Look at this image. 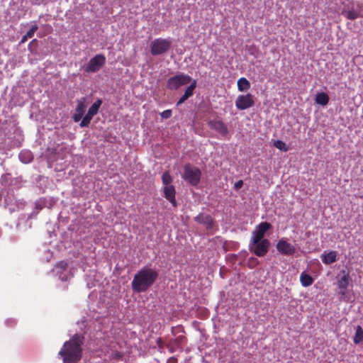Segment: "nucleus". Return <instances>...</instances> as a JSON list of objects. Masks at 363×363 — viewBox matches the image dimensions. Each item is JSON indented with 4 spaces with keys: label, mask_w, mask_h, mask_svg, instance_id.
I'll list each match as a JSON object with an SVG mask.
<instances>
[{
    "label": "nucleus",
    "mask_w": 363,
    "mask_h": 363,
    "mask_svg": "<svg viewBox=\"0 0 363 363\" xmlns=\"http://www.w3.org/2000/svg\"><path fill=\"white\" fill-rule=\"evenodd\" d=\"M191 77L187 74H179L168 79L167 88L170 90H175L183 85L190 83Z\"/></svg>",
    "instance_id": "5"
},
{
    "label": "nucleus",
    "mask_w": 363,
    "mask_h": 363,
    "mask_svg": "<svg viewBox=\"0 0 363 363\" xmlns=\"http://www.w3.org/2000/svg\"><path fill=\"white\" fill-rule=\"evenodd\" d=\"M254 104L252 96L250 94L240 96L236 101L235 105L240 110L246 109Z\"/></svg>",
    "instance_id": "10"
},
{
    "label": "nucleus",
    "mask_w": 363,
    "mask_h": 363,
    "mask_svg": "<svg viewBox=\"0 0 363 363\" xmlns=\"http://www.w3.org/2000/svg\"><path fill=\"white\" fill-rule=\"evenodd\" d=\"M37 42H38V40H37L36 39L33 40L30 43V44H29V47L31 45V44H33V43H37Z\"/></svg>",
    "instance_id": "37"
},
{
    "label": "nucleus",
    "mask_w": 363,
    "mask_h": 363,
    "mask_svg": "<svg viewBox=\"0 0 363 363\" xmlns=\"http://www.w3.org/2000/svg\"><path fill=\"white\" fill-rule=\"evenodd\" d=\"M106 57L102 54H99L92 57L84 68L86 72H96L105 64Z\"/></svg>",
    "instance_id": "7"
},
{
    "label": "nucleus",
    "mask_w": 363,
    "mask_h": 363,
    "mask_svg": "<svg viewBox=\"0 0 363 363\" xmlns=\"http://www.w3.org/2000/svg\"><path fill=\"white\" fill-rule=\"evenodd\" d=\"M342 273L343 274V275L338 281V287L340 289L342 290L340 291V294L342 295H345V290L350 284V277L349 273L345 272V271L343 270Z\"/></svg>",
    "instance_id": "14"
},
{
    "label": "nucleus",
    "mask_w": 363,
    "mask_h": 363,
    "mask_svg": "<svg viewBox=\"0 0 363 363\" xmlns=\"http://www.w3.org/2000/svg\"><path fill=\"white\" fill-rule=\"evenodd\" d=\"M159 276L157 271L147 266L141 268L135 275L131 282V288L136 293L148 290L156 281Z\"/></svg>",
    "instance_id": "2"
},
{
    "label": "nucleus",
    "mask_w": 363,
    "mask_h": 363,
    "mask_svg": "<svg viewBox=\"0 0 363 363\" xmlns=\"http://www.w3.org/2000/svg\"><path fill=\"white\" fill-rule=\"evenodd\" d=\"M83 343L84 337L77 334L73 335L69 341L65 342L59 352L63 363H77L82 358Z\"/></svg>",
    "instance_id": "1"
},
{
    "label": "nucleus",
    "mask_w": 363,
    "mask_h": 363,
    "mask_svg": "<svg viewBox=\"0 0 363 363\" xmlns=\"http://www.w3.org/2000/svg\"><path fill=\"white\" fill-rule=\"evenodd\" d=\"M337 253L336 251H330L326 253L325 252L322 254L321 259L325 264H330L336 262Z\"/></svg>",
    "instance_id": "17"
},
{
    "label": "nucleus",
    "mask_w": 363,
    "mask_h": 363,
    "mask_svg": "<svg viewBox=\"0 0 363 363\" xmlns=\"http://www.w3.org/2000/svg\"><path fill=\"white\" fill-rule=\"evenodd\" d=\"M250 84L246 78L241 77L238 80V88L239 91H247L250 89Z\"/></svg>",
    "instance_id": "21"
},
{
    "label": "nucleus",
    "mask_w": 363,
    "mask_h": 363,
    "mask_svg": "<svg viewBox=\"0 0 363 363\" xmlns=\"http://www.w3.org/2000/svg\"><path fill=\"white\" fill-rule=\"evenodd\" d=\"M259 263L258 259L254 257H250L247 260V266L250 269H254Z\"/></svg>",
    "instance_id": "27"
},
{
    "label": "nucleus",
    "mask_w": 363,
    "mask_h": 363,
    "mask_svg": "<svg viewBox=\"0 0 363 363\" xmlns=\"http://www.w3.org/2000/svg\"><path fill=\"white\" fill-rule=\"evenodd\" d=\"M38 29V26L36 24L33 25L32 27L30 28V30L26 33V35L28 38H31L34 35L35 32Z\"/></svg>",
    "instance_id": "29"
},
{
    "label": "nucleus",
    "mask_w": 363,
    "mask_h": 363,
    "mask_svg": "<svg viewBox=\"0 0 363 363\" xmlns=\"http://www.w3.org/2000/svg\"><path fill=\"white\" fill-rule=\"evenodd\" d=\"M276 247L277 251L283 255H293L296 252L295 247L288 242L284 238H281L278 241Z\"/></svg>",
    "instance_id": "9"
},
{
    "label": "nucleus",
    "mask_w": 363,
    "mask_h": 363,
    "mask_svg": "<svg viewBox=\"0 0 363 363\" xmlns=\"http://www.w3.org/2000/svg\"><path fill=\"white\" fill-rule=\"evenodd\" d=\"M270 241L268 239L255 242V241H250V250L257 257L265 256L269 249Z\"/></svg>",
    "instance_id": "6"
},
{
    "label": "nucleus",
    "mask_w": 363,
    "mask_h": 363,
    "mask_svg": "<svg viewBox=\"0 0 363 363\" xmlns=\"http://www.w3.org/2000/svg\"><path fill=\"white\" fill-rule=\"evenodd\" d=\"M162 182L164 186L172 185L171 183L172 182V178L170 174L169 173V172H165L163 173V174L162 176Z\"/></svg>",
    "instance_id": "25"
},
{
    "label": "nucleus",
    "mask_w": 363,
    "mask_h": 363,
    "mask_svg": "<svg viewBox=\"0 0 363 363\" xmlns=\"http://www.w3.org/2000/svg\"><path fill=\"white\" fill-rule=\"evenodd\" d=\"M315 101L318 104L325 106L329 102V96L326 93L320 92L316 94Z\"/></svg>",
    "instance_id": "20"
},
{
    "label": "nucleus",
    "mask_w": 363,
    "mask_h": 363,
    "mask_svg": "<svg viewBox=\"0 0 363 363\" xmlns=\"http://www.w3.org/2000/svg\"><path fill=\"white\" fill-rule=\"evenodd\" d=\"M94 115H84V117L83 118H82V121H81V123H80V126L81 127H86L87 126L91 120L92 119V116Z\"/></svg>",
    "instance_id": "28"
},
{
    "label": "nucleus",
    "mask_w": 363,
    "mask_h": 363,
    "mask_svg": "<svg viewBox=\"0 0 363 363\" xmlns=\"http://www.w3.org/2000/svg\"><path fill=\"white\" fill-rule=\"evenodd\" d=\"M272 228V225L268 222L260 223L252 232V236L250 241H258L264 240V236L266 232Z\"/></svg>",
    "instance_id": "8"
},
{
    "label": "nucleus",
    "mask_w": 363,
    "mask_h": 363,
    "mask_svg": "<svg viewBox=\"0 0 363 363\" xmlns=\"http://www.w3.org/2000/svg\"><path fill=\"white\" fill-rule=\"evenodd\" d=\"M195 221L203 224L206 228H211L214 225L213 218L210 215L199 213L194 218Z\"/></svg>",
    "instance_id": "13"
},
{
    "label": "nucleus",
    "mask_w": 363,
    "mask_h": 363,
    "mask_svg": "<svg viewBox=\"0 0 363 363\" xmlns=\"http://www.w3.org/2000/svg\"><path fill=\"white\" fill-rule=\"evenodd\" d=\"M172 113L171 110L168 109V110H165V111H162L161 113Z\"/></svg>",
    "instance_id": "35"
},
{
    "label": "nucleus",
    "mask_w": 363,
    "mask_h": 363,
    "mask_svg": "<svg viewBox=\"0 0 363 363\" xmlns=\"http://www.w3.org/2000/svg\"><path fill=\"white\" fill-rule=\"evenodd\" d=\"M101 104L102 101L101 99L96 100L89 108L86 113H97Z\"/></svg>",
    "instance_id": "24"
},
{
    "label": "nucleus",
    "mask_w": 363,
    "mask_h": 363,
    "mask_svg": "<svg viewBox=\"0 0 363 363\" xmlns=\"http://www.w3.org/2000/svg\"><path fill=\"white\" fill-rule=\"evenodd\" d=\"M182 177L191 186H197L201 180V172L198 167L191 164H186Z\"/></svg>",
    "instance_id": "3"
},
{
    "label": "nucleus",
    "mask_w": 363,
    "mask_h": 363,
    "mask_svg": "<svg viewBox=\"0 0 363 363\" xmlns=\"http://www.w3.org/2000/svg\"><path fill=\"white\" fill-rule=\"evenodd\" d=\"M274 146L281 150V151H284V152H286L288 151L289 148L288 147L286 146V143H284L283 141L280 140H275L274 143Z\"/></svg>",
    "instance_id": "26"
},
{
    "label": "nucleus",
    "mask_w": 363,
    "mask_h": 363,
    "mask_svg": "<svg viewBox=\"0 0 363 363\" xmlns=\"http://www.w3.org/2000/svg\"><path fill=\"white\" fill-rule=\"evenodd\" d=\"M163 193L164 197L171 203V204L174 207H177V203L175 199L176 191L174 186L173 185L164 186Z\"/></svg>",
    "instance_id": "11"
},
{
    "label": "nucleus",
    "mask_w": 363,
    "mask_h": 363,
    "mask_svg": "<svg viewBox=\"0 0 363 363\" xmlns=\"http://www.w3.org/2000/svg\"><path fill=\"white\" fill-rule=\"evenodd\" d=\"M355 9L358 13H361V17H363V4H357Z\"/></svg>",
    "instance_id": "30"
},
{
    "label": "nucleus",
    "mask_w": 363,
    "mask_h": 363,
    "mask_svg": "<svg viewBox=\"0 0 363 363\" xmlns=\"http://www.w3.org/2000/svg\"><path fill=\"white\" fill-rule=\"evenodd\" d=\"M28 38L26 35H24L21 40L20 44H23V43H26L27 41Z\"/></svg>",
    "instance_id": "34"
},
{
    "label": "nucleus",
    "mask_w": 363,
    "mask_h": 363,
    "mask_svg": "<svg viewBox=\"0 0 363 363\" xmlns=\"http://www.w3.org/2000/svg\"><path fill=\"white\" fill-rule=\"evenodd\" d=\"M353 340L355 344H359L363 341V329L359 325L356 328V333Z\"/></svg>",
    "instance_id": "23"
},
{
    "label": "nucleus",
    "mask_w": 363,
    "mask_h": 363,
    "mask_svg": "<svg viewBox=\"0 0 363 363\" xmlns=\"http://www.w3.org/2000/svg\"><path fill=\"white\" fill-rule=\"evenodd\" d=\"M19 159L22 162L26 164L33 160V156L30 151L23 150L19 153Z\"/></svg>",
    "instance_id": "22"
},
{
    "label": "nucleus",
    "mask_w": 363,
    "mask_h": 363,
    "mask_svg": "<svg viewBox=\"0 0 363 363\" xmlns=\"http://www.w3.org/2000/svg\"><path fill=\"white\" fill-rule=\"evenodd\" d=\"M243 186V182L242 180H239L237 182H235L234 185V188L235 189H239Z\"/></svg>",
    "instance_id": "32"
},
{
    "label": "nucleus",
    "mask_w": 363,
    "mask_h": 363,
    "mask_svg": "<svg viewBox=\"0 0 363 363\" xmlns=\"http://www.w3.org/2000/svg\"><path fill=\"white\" fill-rule=\"evenodd\" d=\"M196 86V82L194 80V82L186 89L184 94L182 96L179 100L177 102V105L184 103L186 100H187L190 96L193 95L194 90Z\"/></svg>",
    "instance_id": "16"
},
{
    "label": "nucleus",
    "mask_w": 363,
    "mask_h": 363,
    "mask_svg": "<svg viewBox=\"0 0 363 363\" xmlns=\"http://www.w3.org/2000/svg\"><path fill=\"white\" fill-rule=\"evenodd\" d=\"M83 115H73V120L74 122H79L82 120Z\"/></svg>",
    "instance_id": "33"
},
{
    "label": "nucleus",
    "mask_w": 363,
    "mask_h": 363,
    "mask_svg": "<svg viewBox=\"0 0 363 363\" xmlns=\"http://www.w3.org/2000/svg\"><path fill=\"white\" fill-rule=\"evenodd\" d=\"M77 102V113H85L87 106L91 103V100L89 97H82L80 99H78Z\"/></svg>",
    "instance_id": "15"
},
{
    "label": "nucleus",
    "mask_w": 363,
    "mask_h": 363,
    "mask_svg": "<svg viewBox=\"0 0 363 363\" xmlns=\"http://www.w3.org/2000/svg\"><path fill=\"white\" fill-rule=\"evenodd\" d=\"M342 13L349 20H354L361 17V13H358L357 9L354 7H352L350 10L342 11Z\"/></svg>",
    "instance_id": "18"
},
{
    "label": "nucleus",
    "mask_w": 363,
    "mask_h": 363,
    "mask_svg": "<svg viewBox=\"0 0 363 363\" xmlns=\"http://www.w3.org/2000/svg\"><path fill=\"white\" fill-rule=\"evenodd\" d=\"M208 125L223 136H225L228 133L227 126L221 121H210Z\"/></svg>",
    "instance_id": "12"
},
{
    "label": "nucleus",
    "mask_w": 363,
    "mask_h": 363,
    "mask_svg": "<svg viewBox=\"0 0 363 363\" xmlns=\"http://www.w3.org/2000/svg\"><path fill=\"white\" fill-rule=\"evenodd\" d=\"M161 116L164 119H167L170 116V115H161Z\"/></svg>",
    "instance_id": "36"
},
{
    "label": "nucleus",
    "mask_w": 363,
    "mask_h": 363,
    "mask_svg": "<svg viewBox=\"0 0 363 363\" xmlns=\"http://www.w3.org/2000/svg\"><path fill=\"white\" fill-rule=\"evenodd\" d=\"M172 46V41L169 39L159 38L151 43V54L154 56L164 54L169 51Z\"/></svg>",
    "instance_id": "4"
},
{
    "label": "nucleus",
    "mask_w": 363,
    "mask_h": 363,
    "mask_svg": "<svg viewBox=\"0 0 363 363\" xmlns=\"http://www.w3.org/2000/svg\"><path fill=\"white\" fill-rule=\"evenodd\" d=\"M57 267L60 268L62 270H65L67 267V264L65 262H60L57 264Z\"/></svg>",
    "instance_id": "31"
},
{
    "label": "nucleus",
    "mask_w": 363,
    "mask_h": 363,
    "mask_svg": "<svg viewBox=\"0 0 363 363\" xmlns=\"http://www.w3.org/2000/svg\"><path fill=\"white\" fill-rule=\"evenodd\" d=\"M300 281L303 286L307 287L313 284V279L306 272H302L300 275Z\"/></svg>",
    "instance_id": "19"
}]
</instances>
